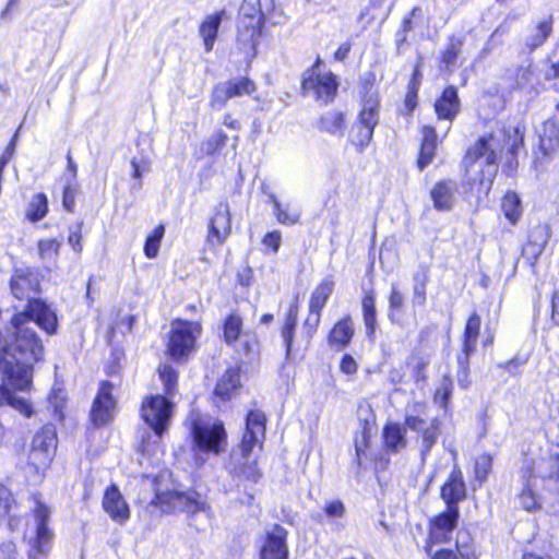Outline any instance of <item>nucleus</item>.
<instances>
[{"mask_svg": "<svg viewBox=\"0 0 559 559\" xmlns=\"http://www.w3.org/2000/svg\"><path fill=\"white\" fill-rule=\"evenodd\" d=\"M38 274L28 266L16 267L10 280L12 295L20 300H27V306L21 313L35 316L40 329L52 335L57 331L58 320L56 312L41 299L35 296L39 293Z\"/></svg>", "mask_w": 559, "mask_h": 559, "instance_id": "1", "label": "nucleus"}, {"mask_svg": "<svg viewBox=\"0 0 559 559\" xmlns=\"http://www.w3.org/2000/svg\"><path fill=\"white\" fill-rule=\"evenodd\" d=\"M265 414L259 409L250 411L246 418V430L240 444V454L234 453L229 464V473L239 479L258 483L261 473L255 460L250 456L255 447L261 448L265 435Z\"/></svg>", "mask_w": 559, "mask_h": 559, "instance_id": "2", "label": "nucleus"}, {"mask_svg": "<svg viewBox=\"0 0 559 559\" xmlns=\"http://www.w3.org/2000/svg\"><path fill=\"white\" fill-rule=\"evenodd\" d=\"M466 173H478L480 188L488 191L498 173V154L496 151V141L493 136L480 138L473 146L468 148L464 157Z\"/></svg>", "mask_w": 559, "mask_h": 559, "instance_id": "3", "label": "nucleus"}, {"mask_svg": "<svg viewBox=\"0 0 559 559\" xmlns=\"http://www.w3.org/2000/svg\"><path fill=\"white\" fill-rule=\"evenodd\" d=\"M32 499L34 501L32 513L35 530L29 536L24 535L28 546L27 559H46L51 550L55 536L53 531L48 526L51 510L37 495H33Z\"/></svg>", "mask_w": 559, "mask_h": 559, "instance_id": "4", "label": "nucleus"}, {"mask_svg": "<svg viewBox=\"0 0 559 559\" xmlns=\"http://www.w3.org/2000/svg\"><path fill=\"white\" fill-rule=\"evenodd\" d=\"M320 60L307 69L302 78V92L322 105L332 102L337 93L338 82L332 72H321Z\"/></svg>", "mask_w": 559, "mask_h": 559, "instance_id": "5", "label": "nucleus"}, {"mask_svg": "<svg viewBox=\"0 0 559 559\" xmlns=\"http://www.w3.org/2000/svg\"><path fill=\"white\" fill-rule=\"evenodd\" d=\"M418 407H421L418 404ZM417 405L414 406V412H417ZM404 425L406 428L417 433V442L419 444V455L421 462H425L428 454L436 445L441 433L440 420L431 418L427 420L419 414L406 412Z\"/></svg>", "mask_w": 559, "mask_h": 559, "instance_id": "6", "label": "nucleus"}, {"mask_svg": "<svg viewBox=\"0 0 559 559\" xmlns=\"http://www.w3.org/2000/svg\"><path fill=\"white\" fill-rule=\"evenodd\" d=\"M153 503L163 512L181 511L187 514H195L206 510V502L197 491H157Z\"/></svg>", "mask_w": 559, "mask_h": 559, "instance_id": "7", "label": "nucleus"}, {"mask_svg": "<svg viewBox=\"0 0 559 559\" xmlns=\"http://www.w3.org/2000/svg\"><path fill=\"white\" fill-rule=\"evenodd\" d=\"M201 334V324L186 320H175L171 323L169 341L167 344L168 353L171 358L179 360L188 356L195 345L198 336Z\"/></svg>", "mask_w": 559, "mask_h": 559, "instance_id": "8", "label": "nucleus"}, {"mask_svg": "<svg viewBox=\"0 0 559 559\" xmlns=\"http://www.w3.org/2000/svg\"><path fill=\"white\" fill-rule=\"evenodd\" d=\"M57 431L52 424L45 425L33 438L28 463L38 472L51 463L57 449Z\"/></svg>", "mask_w": 559, "mask_h": 559, "instance_id": "9", "label": "nucleus"}, {"mask_svg": "<svg viewBox=\"0 0 559 559\" xmlns=\"http://www.w3.org/2000/svg\"><path fill=\"white\" fill-rule=\"evenodd\" d=\"M224 341L234 346L236 350L249 356L258 348V340L254 333L242 331V319L237 313H230L223 324Z\"/></svg>", "mask_w": 559, "mask_h": 559, "instance_id": "10", "label": "nucleus"}, {"mask_svg": "<svg viewBox=\"0 0 559 559\" xmlns=\"http://www.w3.org/2000/svg\"><path fill=\"white\" fill-rule=\"evenodd\" d=\"M173 407L167 397L153 395L143 401L141 416L157 436H162L171 418Z\"/></svg>", "mask_w": 559, "mask_h": 559, "instance_id": "11", "label": "nucleus"}, {"mask_svg": "<svg viewBox=\"0 0 559 559\" xmlns=\"http://www.w3.org/2000/svg\"><path fill=\"white\" fill-rule=\"evenodd\" d=\"M192 436L197 449L202 452L219 453L226 444V432L222 423L195 420Z\"/></svg>", "mask_w": 559, "mask_h": 559, "instance_id": "12", "label": "nucleus"}, {"mask_svg": "<svg viewBox=\"0 0 559 559\" xmlns=\"http://www.w3.org/2000/svg\"><path fill=\"white\" fill-rule=\"evenodd\" d=\"M287 530L278 524L267 530L260 548V559H287Z\"/></svg>", "mask_w": 559, "mask_h": 559, "instance_id": "13", "label": "nucleus"}, {"mask_svg": "<svg viewBox=\"0 0 559 559\" xmlns=\"http://www.w3.org/2000/svg\"><path fill=\"white\" fill-rule=\"evenodd\" d=\"M231 231L230 211L227 203H219L209 223L207 242L211 246L223 245Z\"/></svg>", "mask_w": 559, "mask_h": 559, "instance_id": "14", "label": "nucleus"}, {"mask_svg": "<svg viewBox=\"0 0 559 559\" xmlns=\"http://www.w3.org/2000/svg\"><path fill=\"white\" fill-rule=\"evenodd\" d=\"M116 409V401L112 396V384L102 382L98 393L94 400L91 416L95 425L100 426L110 421Z\"/></svg>", "mask_w": 559, "mask_h": 559, "instance_id": "15", "label": "nucleus"}, {"mask_svg": "<svg viewBox=\"0 0 559 559\" xmlns=\"http://www.w3.org/2000/svg\"><path fill=\"white\" fill-rule=\"evenodd\" d=\"M103 508L110 519L119 524H123L130 518L129 506L115 485L106 489L103 498Z\"/></svg>", "mask_w": 559, "mask_h": 559, "instance_id": "16", "label": "nucleus"}, {"mask_svg": "<svg viewBox=\"0 0 559 559\" xmlns=\"http://www.w3.org/2000/svg\"><path fill=\"white\" fill-rule=\"evenodd\" d=\"M440 496L447 507H457V503L466 498V487L459 467L454 466L452 469L448 480L441 487Z\"/></svg>", "mask_w": 559, "mask_h": 559, "instance_id": "17", "label": "nucleus"}, {"mask_svg": "<svg viewBox=\"0 0 559 559\" xmlns=\"http://www.w3.org/2000/svg\"><path fill=\"white\" fill-rule=\"evenodd\" d=\"M459 518V507H447L445 511L433 519L431 536L437 542L448 540L449 534H451L457 525Z\"/></svg>", "mask_w": 559, "mask_h": 559, "instance_id": "18", "label": "nucleus"}, {"mask_svg": "<svg viewBox=\"0 0 559 559\" xmlns=\"http://www.w3.org/2000/svg\"><path fill=\"white\" fill-rule=\"evenodd\" d=\"M435 110L439 119L454 120L461 110L457 90L454 86L444 88L441 96L435 103Z\"/></svg>", "mask_w": 559, "mask_h": 559, "instance_id": "19", "label": "nucleus"}, {"mask_svg": "<svg viewBox=\"0 0 559 559\" xmlns=\"http://www.w3.org/2000/svg\"><path fill=\"white\" fill-rule=\"evenodd\" d=\"M457 185L455 181L448 179L438 181L430 191L433 206L438 211H448L452 209L455 202V193Z\"/></svg>", "mask_w": 559, "mask_h": 559, "instance_id": "20", "label": "nucleus"}, {"mask_svg": "<svg viewBox=\"0 0 559 559\" xmlns=\"http://www.w3.org/2000/svg\"><path fill=\"white\" fill-rule=\"evenodd\" d=\"M554 17L547 15L536 21L525 38V46L530 51L543 46L552 34Z\"/></svg>", "mask_w": 559, "mask_h": 559, "instance_id": "21", "label": "nucleus"}, {"mask_svg": "<svg viewBox=\"0 0 559 559\" xmlns=\"http://www.w3.org/2000/svg\"><path fill=\"white\" fill-rule=\"evenodd\" d=\"M225 11L207 15L200 25L199 34L203 39L204 48L207 52L212 51L217 38L218 29Z\"/></svg>", "mask_w": 559, "mask_h": 559, "instance_id": "22", "label": "nucleus"}, {"mask_svg": "<svg viewBox=\"0 0 559 559\" xmlns=\"http://www.w3.org/2000/svg\"><path fill=\"white\" fill-rule=\"evenodd\" d=\"M548 238L549 234L546 225L534 227L530 233L527 243L523 248V255L536 260L542 254Z\"/></svg>", "mask_w": 559, "mask_h": 559, "instance_id": "23", "label": "nucleus"}, {"mask_svg": "<svg viewBox=\"0 0 559 559\" xmlns=\"http://www.w3.org/2000/svg\"><path fill=\"white\" fill-rule=\"evenodd\" d=\"M423 141L420 146L419 158L417 160L418 167L423 170L427 167L435 157L437 147V133L433 127L425 126L421 130Z\"/></svg>", "mask_w": 559, "mask_h": 559, "instance_id": "24", "label": "nucleus"}, {"mask_svg": "<svg viewBox=\"0 0 559 559\" xmlns=\"http://www.w3.org/2000/svg\"><path fill=\"white\" fill-rule=\"evenodd\" d=\"M384 444L388 451L397 453L407 445L405 428L397 423L389 424L383 429Z\"/></svg>", "mask_w": 559, "mask_h": 559, "instance_id": "25", "label": "nucleus"}, {"mask_svg": "<svg viewBox=\"0 0 559 559\" xmlns=\"http://www.w3.org/2000/svg\"><path fill=\"white\" fill-rule=\"evenodd\" d=\"M240 388V373L238 369L230 368L219 378L215 386V395L223 401L229 400Z\"/></svg>", "mask_w": 559, "mask_h": 559, "instance_id": "26", "label": "nucleus"}, {"mask_svg": "<svg viewBox=\"0 0 559 559\" xmlns=\"http://www.w3.org/2000/svg\"><path fill=\"white\" fill-rule=\"evenodd\" d=\"M369 433L365 429L360 432H357L354 438L355 459L353 460L352 468L357 476L362 469L367 468V464L369 462L367 453V449L369 447Z\"/></svg>", "mask_w": 559, "mask_h": 559, "instance_id": "27", "label": "nucleus"}, {"mask_svg": "<svg viewBox=\"0 0 559 559\" xmlns=\"http://www.w3.org/2000/svg\"><path fill=\"white\" fill-rule=\"evenodd\" d=\"M429 282V267L420 265L413 275V298L415 306H424L427 299V284Z\"/></svg>", "mask_w": 559, "mask_h": 559, "instance_id": "28", "label": "nucleus"}, {"mask_svg": "<svg viewBox=\"0 0 559 559\" xmlns=\"http://www.w3.org/2000/svg\"><path fill=\"white\" fill-rule=\"evenodd\" d=\"M333 289L334 281L332 276H326L312 292L309 301V308L321 311L324 308L329 297L332 295Z\"/></svg>", "mask_w": 559, "mask_h": 559, "instance_id": "29", "label": "nucleus"}, {"mask_svg": "<svg viewBox=\"0 0 559 559\" xmlns=\"http://www.w3.org/2000/svg\"><path fill=\"white\" fill-rule=\"evenodd\" d=\"M354 335V328L350 318H345L338 321L332 329L329 335V342L332 345L345 347L349 344Z\"/></svg>", "mask_w": 559, "mask_h": 559, "instance_id": "30", "label": "nucleus"}, {"mask_svg": "<svg viewBox=\"0 0 559 559\" xmlns=\"http://www.w3.org/2000/svg\"><path fill=\"white\" fill-rule=\"evenodd\" d=\"M379 102L373 95L364 99L362 108L359 112V124L374 130L379 121Z\"/></svg>", "mask_w": 559, "mask_h": 559, "instance_id": "31", "label": "nucleus"}, {"mask_svg": "<svg viewBox=\"0 0 559 559\" xmlns=\"http://www.w3.org/2000/svg\"><path fill=\"white\" fill-rule=\"evenodd\" d=\"M319 128L330 134L343 135L345 128L343 112L336 110L325 112L320 119Z\"/></svg>", "mask_w": 559, "mask_h": 559, "instance_id": "32", "label": "nucleus"}, {"mask_svg": "<svg viewBox=\"0 0 559 559\" xmlns=\"http://www.w3.org/2000/svg\"><path fill=\"white\" fill-rule=\"evenodd\" d=\"M298 320V307L292 305L287 311L284 326L282 329V337L286 348V356L289 357L293 349L294 335Z\"/></svg>", "mask_w": 559, "mask_h": 559, "instance_id": "33", "label": "nucleus"}, {"mask_svg": "<svg viewBox=\"0 0 559 559\" xmlns=\"http://www.w3.org/2000/svg\"><path fill=\"white\" fill-rule=\"evenodd\" d=\"M361 306L366 332L368 336H371L377 328L376 297L373 290L364 296Z\"/></svg>", "mask_w": 559, "mask_h": 559, "instance_id": "34", "label": "nucleus"}, {"mask_svg": "<svg viewBox=\"0 0 559 559\" xmlns=\"http://www.w3.org/2000/svg\"><path fill=\"white\" fill-rule=\"evenodd\" d=\"M277 221L284 225H294L300 218V211L292 209L289 204L282 205L274 194L270 195Z\"/></svg>", "mask_w": 559, "mask_h": 559, "instance_id": "35", "label": "nucleus"}, {"mask_svg": "<svg viewBox=\"0 0 559 559\" xmlns=\"http://www.w3.org/2000/svg\"><path fill=\"white\" fill-rule=\"evenodd\" d=\"M48 212V199L45 193L33 195L26 212V217L31 222L41 221Z\"/></svg>", "mask_w": 559, "mask_h": 559, "instance_id": "36", "label": "nucleus"}, {"mask_svg": "<svg viewBox=\"0 0 559 559\" xmlns=\"http://www.w3.org/2000/svg\"><path fill=\"white\" fill-rule=\"evenodd\" d=\"M462 43L456 38H451L447 48L441 53V69L453 72L456 67V60L461 51Z\"/></svg>", "mask_w": 559, "mask_h": 559, "instance_id": "37", "label": "nucleus"}, {"mask_svg": "<svg viewBox=\"0 0 559 559\" xmlns=\"http://www.w3.org/2000/svg\"><path fill=\"white\" fill-rule=\"evenodd\" d=\"M502 211L511 224H515L522 214L521 200L514 192H508L502 200Z\"/></svg>", "mask_w": 559, "mask_h": 559, "instance_id": "38", "label": "nucleus"}, {"mask_svg": "<svg viewBox=\"0 0 559 559\" xmlns=\"http://www.w3.org/2000/svg\"><path fill=\"white\" fill-rule=\"evenodd\" d=\"M480 330V317L474 312L467 320L464 330V343L467 350H475Z\"/></svg>", "mask_w": 559, "mask_h": 559, "instance_id": "39", "label": "nucleus"}, {"mask_svg": "<svg viewBox=\"0 0 559 559\" xmlns=\"http://www.w3.org/2000/svg\"><path fill=\"white\" fill-rule=\"evenodd\" d=\"M248 23L245 21L240 22L239 28V39L243 43H252L254 44L255 39L260 36V17L255 19L253 16L247 19Z\"/></svg>", "mask_w": 559, "mask_h": 559, "instance_id": "40", "label": "nucleus"}, {"mask_svg": "<svg viewBox=\"0 0 559 559\" xmlns=\"http://www.w3.org/2000/svg\"><path fill=\"white\" fill-rule=\"evenodd\" d=\"M509 75L514 79V88L526 90L532 86L534 72L531 64L518 67L514 71H509Z\"/></svg>", "mask_w": 559, "mask_h": 559, "instance_id": "41", "label": "nucleus"}, {"mask_svg": "<svg viewBox=\"0 0 559 559\" xmlns=\"http://www.w3.org/2000/svg\"><path fill=\"white\" fill-rule=\"evenodd\" d=\"M158 376L164 384V391L167 395L171 396L177 386L178 373L167 364H162L158 367Z\"/></svg>", "mask_w": 559, "mask_h": 559, "instance_id": "42", "label": "nucleus"}, {"mask_svg": "<svg viewBox=\"0 0 559 559\" xmlns=\"http://www.w3.org/2000/svg\"><path fill=\"white\" fill-rule=\"evenodd\" d=\"M404 306V295L399 289L396 284H392L391 293L389 296V319L392 322L396 321V316L402 313Z\"/></svg>", "mask_w": 559, "mask_h": 559, "instance_id": "43", "label": "nucleus"}, {"mask_svg": "<svg viewBox=\"0 0 559 559\" xmlns=\"http://www.w3.org/2000/svg\"><path fill=\"white\" fill-rule=\"evenodd\" d=\"M226 83L230 91L231 97L250 95L255 91L254 82L248 78H241L239 80H230V81H227Z\"/></svg>", "mask_w": 559, "mask_h": 559, "instance_id": "44", "label": "nucleus"}, {"mask_svg": "<svg viewBox=\"0 0 559 559\" xmlns=\"http://www.w3.org/2000/svg\"><path fill=\"white\" fill-rule=\"evenodd\" d=\"M165 228L163 225L157 226L153 234L146 238L144 245V253L147 258L153 259L157 257L159 243L164 237Z\"/></svg>", "mask_w": 559, "mask_h": 559, "instance_id": "45", "label": "nucleus"}, {"mask_svg": "<svg viewBox=\"0 0 559 559\" xmlns=\"http://www.w3.org/2000/svg\"><path fill=\"white\" fill-rule=\"evenodd\" d=\"M229 98L233 97L227 83H219L213 88L210 106L215 110H219L226 105Z\"/></svg>", "mask_w": 559, "mask_h": 559, "instance_id": "46", "label": "nucleus"}, {"mask_svg": "<svg viewBox=\"0 0 559 559\" xmlns=\"http://www.w3.org/2000/svg\"><path fill=\"white\" fill-rule=\"evenodd\" d=\"M321 311L313 310L309 308V313L304 322L302 331L306 336V343L309 344L311 337L316 333L319 323H320V314Z\"/></svg>", "mask_w": 559, "mask_h": 559, "instance_id": "47", "label": "nucleus"}, {"mask_svg": "<svg viewBox=\"0 0 559 559\" xmlns=\"http://www.w3.org/2000/svg\"><path fill=\"white\" fill-rule=\"evenodd\" d=\"M357 133L352 136V143L356 145L359 151H362L371 141L373 129L357 124Z\"/></svg>", "mask_w": 559, "mask_h": 559, "instance_id": "48", "label": "nucleus"}, {"mask_svg": "<svg viewBox=\"0 0 559 559\" xmlns=\"http://www.w3.org/2000/svg\"><path fill=\"white\" fill-rule=\"evenodd\" d=\"M452 380L449 377H443L435 394V401L439 402L440 406H447L452 394Z\"/></svg>", "mask_w": 559, "mask_h": 559, "instance_id": "49", "label": "nucleus"}, {"mask_svg": "<svg viewBox=\"0 0 559 559\" xmlns=\"http://www.w3.org/2000/svg\"><path fill=\"white\" fill-rule=\"evenodd\" d=\"M60 242L56 239H46L38 242V251L41 259H51L58 254Z\"/></svg>", "mask_w": 559, "mask_h": 559, "instance_id": "50", "label": "nucleus"}, {"mask_svg": "<svg viewBox=\"0 0 559 559\" xmlns=\"http://www.w3.org/2000/svg\"><path fill=\"white\" fill-rule=\"evenodd\" d=\"M491 469V457L487 454L479 455L475 463V474L479 480L486 479Z\"/></svg>", "mask_w": 559, "mask_h": 559, "instance_id": "51", "label": "nucleus"}, {"mask_svg": "<svg viewBox=\"0 0 559 559\" xmlns=\"http://www.w3.org/2000/svg\"><path fill=\"white\" fill-rule=\"evenodd\" d=\"M547 142L550 148L559 145V127L556 123H548L545 128L542 143L546 145Z\"/></svg>", "mask_w": 559, "mask_h": 559, "instance_id": "52", "label": "nucleus"}, {"mask_svg": "<svg viewBox=\"0 0 559 559\" xmlns=\"http://www.w3.org/2000/svg\"><path fill=\"white\" fill-rule=\"evenodd\" d=\"M324 512L329 519H341L345 514V506L341 500L329 501L324 506Z\"/></svg>", "mask_w": 559, "mask_h": 559, "instance_id": "53", "label": "nucleus"}, {"mask_svg": "<svg viewBox=\"0 0 559 559\" xmlns=\"http://www.w3.org/2000/svg\"><path fill=\"white\" fill-rule=\"evenodd\" d=\"M79 190L75 186L68 183L63 190L62 204L68 212H73L75 206V198Z\"/></svg>", "mask_w": 559, "mask_h": 559, "instance_id": "54", "label": "nucleus"}, {"mask_svg": "<svg viewBox=\"0 0 559 559\" xmlns=\"http://www.w3.org/2000/svg\"><path fill=\"white\" fill-rule=\"evenodd\" d=\"M82 225H83V223H78L75 226L71 227L70 228V234H69V237H68L69 245L78 253H80L82 251V243H81V240H82V234H81Z\"/></svg>", "mask_w": 559, "mask_h": 559, "instance_id": "55", "label": "nucleus"}, {"mask_svg": "<svg viewBox=\"0 0 559 559\" xmlns=\"http://www.w3.org/2000/svg\"><path fill=\"white\" fill-rule=\"evenodd\" d=\"M13 502L14 500L10 490L3 485H0V514L8 515L11 511Z\"/></svg>", "mask_w": 559, "mask_h": 559, "instance_id": "56", "label": "nucleus"}, {"mask_svg": "<svg viewBox=\"0 0 559 559\" xmlns=\"http://www.w3.org/2000/svg\"><path fill=\"white\" fill-rule=\"evenodd\" d=\"M467 538L466 534L459 533L456 539V549L462 559H477L474 550L462 539Z\"/></svg>", "mask_w": 559, "mask_h": 559, "instance_id": "57", "label": "nucleus"}, {"mask_svg": "<svg viewBox=\"0 0 559 559\" xmlns=\"http://www.w3.org/2000/svg\"><path fill=\"white\" fill-rule=\"evenodd\" d=\"M520 504L527 511H531L536 508L537 499L534 496L530 486L524 488L522 493L520 495Z\"/></svg>", "mask_w": 559, "mask_h": 559, "instance_id": "58", "label": "nucleus"}, {"mask_svg": "<svg viewBox=\"0 0 559 559\" xmlns=\"http://www.w3.org/2000/svg\"><path fill=\"white\" fill-rule=\"evenodd\" d=\"M132 166V178L135 180H140L142 174L148 170V162L144 158L138 160L136 158L131 159Z\"/></svg>", "mask_w": 559, "mask_h": 559, "instance_id": "59", "label": "nucleus"}, {"mask_svg": "<svg viewBox=\"0 0 559 559\" xmlns=\"http://www.w3.org/2000/svg\"><path fill=\"white\" fill-rule=\"evenodd\" d=\"M16 554V545L12 540L0 544V559H15Z\"/></svg>", "mask_w": 559, "mask_h": 559, "instance_id": "60", "label": "nucleus"}, {"mask_svg": "<svg viewBox=\"0 0 559 559\" xmlns=\"http://www.w3.org/2000/svg\"><path fill=\"white\" fill-rule=\"evenodd\" d=\"M281 234L278 231L267 233L263 238V243L272 248L273 252H277L281 246Z\"/></svg>", "mask_w": 559, "mask_h": 559, "instance_id": "61", "label": "nucleus"}, {"mask_svg": "<svg viewBox=\"0 0 559 559\" xmlns=\"http://www.w3.org/2000/svg\"><path fill=\"white\" fill-rule=\"evenodd\" d=\"M340 368L346 374H354L357 371V364L350 355H345L341 360Z\"/></svg>", "mask_w": 559, "mask_h": 559, "instance_id": "62", "label": "nucleus"}, {"mask_svg": "<svg viewBox=\"0 0 559 559\" xmlns=\"http://www.w3.org/2000/svg\"><path fill=\"white\" fill-rule=\"evenodd\" d=\"M421 12V9L419 7H415L408 14V16L404 17L402 23V33L405 34L407 32H411L413 29V19L418 16V14Z\"/></svg>", "mask_w": 559, "mask_h": 559, "instance_id": "63", "label": "nucleus"}, {"mask_svg": "<svg viewBox=\"0 0 559 559\" xmlns=\"http://www.w3.org/2000/svg\"><path fill=\"white\" fill-rule=\"evenodd\" d=\"M551 306V319L557 325H559V290L554 293Z\"/></svg>", "mask_w": 559, "mask_h": 559, "instance_id": "64", "label": "nucleus"}]
</instances>
